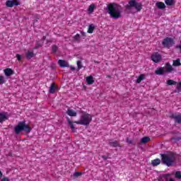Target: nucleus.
<instances>
[{"instance_id":"f257e3e1","label":"nucleus","mask_w":181,"mask_h":181,"mask_svg":"<svg viewBox=\"0 0 181 181\" xmlns=\"http://www.w3.org/2000/svg\"><path fill=\"white\" fill-rule=\"evenodd\" d=\"M161 158V163L163 165L170 168V166H175V164L177 161V156L176 153L173 151H168L165 153L160 154Z\"/></svg>"},{"instance_id":"f03ea898","label":"nucleus","mask_w":181,"mask_h":181,"mask_svg":"<svg viewBox=\"0 0 181 181\" xmlns=\"http://www.w3.org/2000/svg\"><path fill=\"white\" fill-rule=\"evenodd\" d=\"M106 11L112 19H119L122 16V8L115 3L107 4Z\"/></svg>"},{"instance_id":"7ed1b4c3","label":"nucleus","mask_w":181,"mask_h":181,"mask_svg":"<svg viewBox=\"0 0 181 181\" xmlns=\"http://www.w3.org/2000/svg\"><path fill=\"white\" fill-rule=\"evenodd\" d=\"M22 131L29 134L32 131V127L29 124H26V121H22L17 124L14 127V132L16 135H19Z\"/></svg>"},{"instance_id":"20e7f679","label":"nucleus","mask_w":181,"mask_h":181,"mask_svg":"<svg viewBox=\"0 0 181 181\" xmlns=\"http://www.w3.org/2000/svg\"><path fill=\"white\" fill-rule=\"evenodd\" d=\"M93 121V116L88 113H84L81 116L78 121L74 122L78 125H90V122Z\"/></svg>"},{"instance_id":"39448f33","label":"nucleus","mask_w":181,"mask_h":181,"mask_svg":"<svg viewBox=\"0 0 181 181\" xmlns=\"http://www.w3.org/2000/svg\"><path fill=\"white\" fill-rule=\"evenodd\" d=\"M127 9H131V8H134L137 12H141L142 11V3L137 2L136 0H129L128 4L126 6Z\"/></svg>"},{"instance_id":"423d86ee","label":"nucleus","mask_w":181,"mask_h":181,"mask_svg":"<svg viewBox=\"0 0 181 181\" xmlns=\"http://www.w3.org/2000/svg\"><path fill=\"white\" fill-rule=\"evenodd\" d=\"M162 45L163 46V47L170 49V47H172V46H173V45H175V41L173 40V38L165 37L163 39V40L162 42Z\"/></svg>"},{"instance_id":"0eeeda50","label":"nucleus","mask_w":181,"mask_h":181,"mask_svg":"<svg viewBox=\"0 0 181 181\" xmlns=\"http://www.w3.org/2000/svg\"><path fill=\"white\" fill-rule=\"evenodd\" d=\"M151 59L154 63H159L162 60V55L159 52H154L152 54Z\"/></svg>"},{"instance_id":"6e6552de","label":"nucleus","mask_w":181,"mask_h":181,"mask_svg":"<svg viewBox=\"0 0 181 181\" xmlns=\"http://www.w3.org/2000/svg\"><path fill=\"white\" fill-rule=\"evenodd\" d=\"M19 5H21V3L17 0H8L6 1V6H7V8H13V6H19Z\"/></svg>"},{"instance_id":"1a4fd4ad","label":"nucleus","mask_w":181,"mask_h":181,"mask_svg":"<svg viewBox=\"0 0 181 181\" xmlns=\"http://www.w3.org/2000/svg\"><path fill=\"white\" fill-rule=\"evenodd\" d=\"M57 90H59V86L56 85L55 83H51L49 93H50V94H54Z\"/></svg>"},{"instance_id":"9d476101","label":"nucleus","mask_w":181,"mask_h":181,"mask_svg":"<svg viewBox=\"0 0 181 181\" xmlns=\"http://www.w3.org/2000/svg\"><path fill=\"white\" fill-rule=\"evenodd\" d=\"M4 73L6 77H11V76H13L15 72H13V69L11 68H6L4 70Z\"/></svg>"},{"instance_id":"9b49d317","label":"nucleus","mask_w":181,"mask_h":181,"mask_svg":"<svg viewBox=\"0 0 181 181\" xmlns=\"http://www.w3.org/2000/svg\"><path fill=\"white\" fill-rule=\"evenodd\" d=\"M170 118L175 119L177 124H181V115H172Z\"/></svg>"},{"instance_id":"f8f14e48","label":"nucleus","mask_w":181,"mask_h":181,"mask_svg":"<svg viewBox=\"0 0 181 181\" xmlns=\"http://www.w3.org/2000/svg\"><path fill=\"white\" fill-rule=\"evenodd\" d=\"M110 146H112V148H121V144L118 141H113L109 142Z\"/></svg>"},{"instance_id":"ddd939ff","label":"nucleus","mask_w":181,"mask_h":181,"mask_svg":"<svg viewBox=\"0 0 181 181\" xmlns=\"http://www.w3.org/2000/svg\"><path fill=\"white\" fill-rule=\"evenodd\" d=\"M58 64L63 68L69 67V63L67 62V61L63 59L58 60Z\"/></svg>"},{"instance_id":"4468645a","label":"nucleus","mask_w":181,"mask_h":181,"mask_svg":"<svg viewBox=\"0 0 181 181\" xmlns=\"http://www.w3.org/2000/svg\"><path fill=\"white\" fill-rule=\"evenodd\" d=\"M25 57L28 60H30V59H32V57H35V53L33 51H27L25 52Z\"/></svg>"},{"instance_id":"2eb2a0df","label":"nucleus","mask_w":181,"mask_h":181,"mask_svg":"<svg viewBox=\"0 0 181 181\" xmlns=\"http://www.w3.org/2000/svg\"><path fill=\"white\" fill-rule=\"evenodd\" d=\"M165 73H170L171 71H173V67H172V65L169 62L165 64Z\"/></svg>"},{"instance_id":"dca6fc26","label":"nucleus","mask_w":181,"mask_h":181,"mask_svg":"<svg viewBox=\"0 0 181 181\" xmlns=\"http://www.w3.org/2000/svg\"><path fill=\"white\" fill-rule=\"evenodd\" d=\"M66 114L69 115V117H76L77 112H76L74 110L71 109H68L66 111Z\"/></svg>"},{"instance_id":"f3484780","label":"nucleus","mask_w":181,"mask_h":181,"mask_svg":"<svg viewBox=\"0 0 181 181\" xmlns=\"http://www.w3.org/2000/svg\"><path fill=\"white\" fill-rule=\"evenodd\" d=\"M164 73H165V71L163 67H160L155 71V74L158 76H162V74H163Z\"/></svg>"},{"instance_id":"a211bd4d","label":"nucleus","mask_w":181,"mask_h":181,"mask_svg":"<svg viewBox=\"0 0 181 181\" xmlns=\"http://www.w3.org/2000/svg\"><path fill=\"white\" fill-rule=\"evenodd\" d=\"M157 8L158 9H165V8H166V6L165 5V3L162 2V1H158L156 4Z\"/></svg>"},{"instance_id":"6ab92c4d","label":"nucleus","mask_w":181,"mask_h":181,"mask_svg":"<svg viewBox=\"0 0 181 181\" xmlns=\"http://www.w3.org/2000/svg\"><path fill=\"white\" fill-rule=\"evenodd\" d=\"M86 83L91 86V84H94V79L92 76H89L86 77Z\"/></svg>"},{"instance_id":"aec40b11","label":"nucleus","mask_w":181,"mask_h":181,"mask_svg":"<svg viewBox=\"0 0 181 181\" xmlns=\"http://www.w3.org/2000/svg\"><path fill=\"white\" fill-rule=\"evenodd\" d=\"M144 80H145V75L144 74H140L139 76V77L137 78L136 83H137V84H139Z\"/></svg>"},{"instance_id":"412c9836","label":"nucleus","mask_w":181,"mask_h":181,"mask_svg":"<svg viewBox=\"0 0 181 181\" xmlns=\"http://www.w3.org/2000/svg\"><path fill=\"white\" fill-rule=\"evenodd\" d=\"M151 164L153 166H158V165H160V159L156 158L151 160Z\"/></svg>"},{"instance_id":"4be33fe9","label":"nucleus","mask_w":181,"mask_h":181,"mask_svg":"<svg viewBox=\"0 0 181 181\" xmlns=\"http://www.w3.org/2000/svg\"><path fill=\"white\" fill-rule=\"evenodd\" d=\"M173 66H174L175 67H178L179 66H181L180 59H177L174 60L173 62Z\"/></svg>"},{"instance_id":"5701e85b","label":"nucleus","mask_w":181,"mask_h":181,"mask_svg":"<svg viewBox=\"0 0 181 181\" xmlns=\"http://www.w3.org/2000/svg\"><path fill=\"white\" fill-rule=\"evenodd\" d=\"M94 9H95V4H90L88 9V13H93V12H94Z\"/></svg>"},{"instance_id":"b1692460","label":"nucleus","mask_w":181,"mask_h":181,"mask_svg":"<svg viewBox=\"0 0 181 181\" xmlns=\"http://www.w3.org/2000/svg\"><path fill=\"white\" fill-rule=\"evenodd\" d=\"M165 4L168 6H173V5H175V1L174 0H165Z\"/></svg>"},{"instance_id":"393cba45","label":"nucleus","mask_w":181,"mask_h":181,"mask_svg":"<svg viewBox=\"0 0 181 181\" xmlns=\"http://www.w3.org/2000/svg\"><path fill=\"white\" fill-rule=\"evenodd\" d=\"M95 29V27H94V25L93 24L89 25L88 28V33H93Z\"/></svg>"},{"instance_id":"a878e982","label":"nucleus","mask_w":181,"mask_h":181,"mask_svg":"<svg viewBox=\"0 0 181 181\" xmlns=\"http://www.w3.org/2000/svg\"><path fill=\"white\" fill-rule=\"evenodd\" d=\"M151 141V138L148 136H144L141 139V144H146Z\"/></svg>"},{"instance_id":"bb28decb","label":"nucleus","mask_w":181,"mask_h":181,"mask_svg":"<svg viewBox=\"0 0 181 181\" xmlns=\"http://www.w3.org/2000/svg\"><path fill=\"white\" fill-rule=\"evenodd\" d=\"M6 119V115H5L4 113H0V122H4V121Z\"/></svg>"},{"instance_id":"cd10ccee","label":"nucleus","mask_w":181,"mask_h":181,"mask_svg":"<svg viewBox=\"0 0 181 181\" xmlns=\"http://www.w3.org/2000/svg\"><path fill=\"white\" fill-rule=\"evenodd\" d=\"M167 84L168 86H176V81L170 79L167 81Z\"/></svg>"},{"instance_id":"c85d7f7f","label":"nucleus","mask_w":181,"mask_h":181,"mask_svg":"<svg viewBox=\"0 0 181 181\" xmlns=\"http://www.w3.org/2000/svg\"><path fill=\"white\" fill-rule=\"evenodd\" d=\"M5 77L2 75H0V86H1L2 84H5Z\"/></svg>"},{"instance_id":"c756f323","label":"nucleus","mask_w":181,"mask_h":181,"mask_svg":"<svg viewBox=\"0 0 181 181\" xmlns=\"http://www.w3.org/2000/svg\"><path fill=\"white\" fill-rule=\"evenodd\" d=\"M52 49L53 53H57V50H59V47H57V45H52Z\"/></svg>"},{"instance_id":"7c9ffc66","label":"nucleus","mask_w":181,"mask_h":181,"mask_svg":"<svg viewBox=\"0 0 181 181\" xmlns=\"http://www.w3.org/2000/svg\"><path fill=\"white\" fill-rule=\"evenodd\" d=\"M68 124H69L71 129H72V131H74V124H73V122L71 121L70 119H68Z\"/></svg>"},{"instance_id":"2f4dec72","label":"nucleus","mask_w":181,"mask_h":181,"mask_svg":"<svg viewBox=\"0 0 181 181\" xmlns=\"http://www.w3.org/2000/svg\"><path fill=\"white\" fill-rule=\"evenodd\" d=\"M175 176L177 179H181V172L180 171L175 172Z\"/></svg>"},{"instance_id":"473e14b6","label":"nucleus","mask_w":181,"mask_h":181,"mask_svg":"<svg viewBox=\"0 0 181 181\" xmlns=\"http://www.w3.org/2000/svg\"><path fill=\"white\" fill-rule=\"evenodd\" d=\"M73 37L76 42H78V40H80V34H76Z\"/></svg>"},{"instance_id":"72a5a7b5","label":"nucleus","mask_w":181,"mask_h":181,"mask_svg":"<svg viewBox=\"0 0 181 181\" xmlns=\"http://www.w3.org/2000/svg\"><path fill=\"white\" fill-rule=\"evenodd\" d=\"M81 175H83V173H81V172H76L74 174V177H78L79 176H81Z\"/></svg>"},{"instance_id":"f704fd0d","label":"nucleus","mask_w":181,"mask_h":181,"mask_svg":"<svg viewBox=\"0 0 181 181\" xmlns=\"http://www.w3.org/2000/svg\"><path fill=\"white\" fill-rule=\"evenodd\" d=\"M77 66H78V70L83 69V65H81V61H77Z\"/></svg>"},{"instance_id":"c9c22d12","label":"nucleus","mask_w":181,"mask_h":181,"mask_svg":"<svg viewBox=\"0 0 181 181\" xmlns=\"http://www.w3.org/2000/svg\"><path fill=\"white\" fill-rule=\"evenodd\" d=\"M16 58H17V60H18V62H21V60H22V55L17 54Z\"/></svg>"},{"instance_id":"e433bc0d","label":"nucleus","mask_w":181,"mask_h":181,"mask_svg":"<svg viewBox=\"0 0 181 181\" xmlns=\"http://www.w3.org/2000/svg\"><path fill=\"white\" fill-rule=\"evenodd\" d=\"M108 156H110V153L107 156H101L100 157L103 159V160H107L108 159Z\"/></svg>"},{"instance_id":"4c0bfd02","label":"nucleus","mask_w":181,"mask_h":181,"mask_svg":"<svg viewBox=\"0 0 181 181\" xmlns=\"http://www.w3.org/2000/svg\"><path fill=\"white\" fill-rule=\"evenodd\" d=\"M36 46H37V47H42V44H40V42L37 41Z\"/></svg>"},{"instance_id":"58836bf2","label":"nucleus","mask_w":181,"mask_h":181,"mask_svg":"<svg viewBox=\"0 0 181 181\" xmlns=\"http://www.w3.org/2000/svg\"><path fill=\"white\" fill-rule=\"evenodd\" d=\"M169 176H170L169 174H165V175H163V177H165L168 180Z\"/></svg>"},{"instance_id":"ea45409f","label":"nucleus","mask_w":181,"mask_h":181,"mask_svg":"<svg viewBox=\"0 0 181 181\" xmlns=\"http://www.w3.org/2000/svg\"><path fill=\"white\" fill-rule=\"evenodd\" d=\"M1 181H9V178H8V177H4L1 179Z\"/></svg>"},{"instance_id":"a19ab883","label":"nucleus","mask_w":181,"mask_h":181,"mask_svg":"<svg viewBox=\"0 0 181 181\" xmlns=\"http://www.w3.org/2000/svg\"><path fill=\"white\" fill-rule=\"evenodd\" d=\"M127 144H132V140L129 139V138H127Z\"/></svg>"},{"instance_id":"79ce46f5","label":"nucleus","mask_w":181,"mask_h":181,"mask_svg":"<svg viewBox=\"0 0 181 181\" xmlns=\"http://www.w3.org/2000/svg\"><path fill=\"white\" fill-rule=\"evenodd\" d=\"M81 35L82 36H84V37L86 36V33L83 32V31H81Z\"/></svg>"},{"instance_id":"37998d69","label":"nucleus","mask_w":181,"mask_h":181,"mask_svg":"<svg viewBox=\"0 0 181 181\" xmlns=\"http://www.w3.org/2000/svg\"><path fill=\"white\" fill-rule=\"evenodd\" d=\"M71 70L72 71H74V70H76V68H74V66H71Z\"/></svg>"},{"instance_id":"c03bdc74","label":"nucleus","mask_w":181,"mask_h":181,"mask_svg":"<svg viewBox=\"0 0 181 181\" xmlns=\"http://www.w3.org/2000/svg\"><path fill=\"white\" fill-rule=\"evenodd\" d=\"M2 176H4V174L2 173V171L0 170V178L2 177Z\"/></svg>"},{"instance_id":"a18cd8bd","label":"nucleus","mask_w":181,"mask_h":181,"mask_svg":"<svg viewBox=\"0 0 181 181\" xmlns=\"http://www.w3.org/2000/svg\"><path fill=\"white\" fill-rule=\"evenodd\" d=\"M94 63H96L97 64H100V62L98 61H94Z\"/></svg>"},{"instance_id":"49530a36","label":"nucleus","mask_w":181,"mask_h":181,"mask_svg":"<svg viewBox=\"0 0 181 181\" xmlns=\"http://www.w3.org/2000/svg\"><path fill=\"white\" fill-rule=\"evenodd\" d=\"M106 77H107V78H111V76L110 75H107Z\"/></svg>"},{"instance_id":"de8ad7c7","label":"nucleus","mask_w":181,"mask_h":181,"mask_svg":"<svg viewBox=\"0 0 181 181\" xmlns=\"http://www.w3.org/2000/svg\"><path fill=\"white\" fill-rule=\"evenodd\" d=\"M36 49H39V47H37V45H35V47H34L35 50H36Z\"/></svg>"},{"instance_id":"09e8293b","label":"nucleus","mask_w":181,"mask_h":181,"mask_svg":"<svg viewBox=\"0 0 181 181\" xmlns=\"http://www.w3.org/2000/svg\"><path fill=\"white\" fill-rule=\"evenodd\" d=\"M180 139H181V138H180V137H178L177 140L179 141Z\"/></svg>"}]
</instances>
